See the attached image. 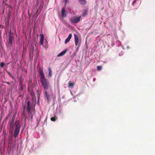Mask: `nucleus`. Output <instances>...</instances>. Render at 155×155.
<instances>
[{
  "instance_id": "f257e3e1",
  "label": "nucleus",
  "mask_w": 155,
  "mask_h": 155,
  "mask_svg": "<svg viewBox=\"0 0 155 155\" xmlns=\"http://www.w3.org/2000/svg\"><path fill=\"white\" fill-rule=\"evenodd\" d=\"M14 118H12L10 121H9V128L11 129L12 131H13L14 129L15 125V128L14 132V136L15 138H16L18 135L20 129L21 125L18 121H16L15 124L14 123Z\"/></svg>"
},
{
  "instance_id": "f03ea898",
  "label": "nucleus",
  "mask_w": 155,
  "mask_h": 155,
  "mask_svg": "<svg viewBox=\"0 0 155 155\" xmlns=\"http://www.w3.org/2000/svg\"><path fill=\"white\" fill-rule=\"evenodd\" d=\"M41 82L43 88L45 90H47L48 88L50 90L51 95L53 96V91L51 87H50L49 83L46 80L45 78H40Z\"/></svg>"
},
{
  "instance_id": "7ed1b4c3",
  "label": "nucleus",
  "mask_w": 155,
  "mask_h": 155,
  "mask_svg": "<svg viewBox=\"0 0 155 155\" xmlns=\"http://www.w3.org/2000/svg\"><path fill=\"white\" fill-rule=\"evenodd\" d=\"M8 40L7 42L8 43L7 46L8 47H11L12 45V42L14 39V37L13 35L12 32L11 31L8 32Z\"/></svg>"
},
{
  "instance_id": "20e7f679",
  "label": "nucleus",
  "mask_w": 155,
  "mask_h": 155,
  "mask_svg": "<svg viewBox=\"0 0 155 155\" xmlns=\"http://www.w3.org/2000/svg\"><path fill=\"white\" fill-rule=\"evenodd\" d=\"M81 16L79 17H74L71 19V21L73 23H76L80 21Z\"/></svg>"
},
{
  "instance_id": "39448f33",
  "label": "nucleus",
  "mask_w": 155,
  "mask_h": 155,
  "mask_svg": "<svg viewBox=\"0 0 155 155\" xmlns=\"http://www.w3.org/2000/svg\"><path fill=\"white\" fill-rule=\"evenodd\" d=\"M38 72L39 74L41 76L40 78H45V76L43 72V69L40 67H39Z\"/></svg>"
},
{
  "instance_id": "423d86ee",
  "label": "nucleus",
  "mask_w": 155,
  "mask_h": 155,
  "mask_svg": "<svg viewBox=\"0 0 155 155\" xmlns=\"http://www.w3.org/2000/svg\"><path fill=\"white\" fill-rule=\"evenodd\" d=\"M44 96L45 98H46L48 102L50 101L51 99L50 96L48 94V93L47 91H45L44 93Z\"/></svg>"
},
{
  "instance_id": "0eeeda50",
  "label": "nucleus",
  "mask_w": 155,
  "mask_h": 155,
  "mask_svg": "<svg viewBox=\"0 0 155 155\" xmlns=\"http://www.w3.org/2000/svg\"><path fill=\"white\" fill-rule=\"evenodd\" d=\"M65 7H63L61 9V13L63 18L65 17L66 16V15L65 13Z\"/></svg>"
},
{
  "instance_id": "6e6552de",
  "label": "nucleus",
  "mask_w": 155,
  "mask_h": 155,
  "mask_svg": "<svg viewBox=\"0 0 155 155\" xmlns=\"http://www.w3.org/2000/svg\"><path fill=\"white\" fill-rule=\"evenodd\" d=\"M72 36V34H70L69 35L68 37L66 39V40H65V44H67L70 41L71 39V38Z\"/></svg>"
},
{
  "instance_id": "1a4fd4ad",
  "label": "nucleus",
  "mask_w": 155,
  "mask_h": 155,
  "mask_svg": "<svg viewBox=\"0 0 155 155\" xmlns=\"http://www.w3.org/2000/svg\"><path fill=\"white\" fill-rule=\"evenodd\" d=\"M27 112H29L30 110H31V105L30 104V102L29 101H28L27 103Z\"/></svg>"
},
{
  "instance_id": "9d476101",
  "label": "nucleus",
  "mask_w": 155,
  "mask_h": 155,
  "mask_svg": "<svg viewBox=\"0 0 155 155\" xmlns=\"http://www.w3.org/2000/svg\"><path fill=\"white\" fill-rule=\"evenodd\" d=\"M68 51V50L67 49L61 52L58 55V56L59 57H61V56L63 55H64L66 53V52Z\"/></svg>"
},
{
  "instance_id": "9b49d317",
  "label": "nucleus",
  "mask_w": 155,
  "mask_h": 155,
  "mask_svg": "<svg viewBox=\"0 0 155 155\" xmlns=\"http://www.w3.org/2000/svg\"><path fill=\"white\" fill-rule=\"evenodd\" d=\"M75 43L76 46H77L78 43V36L76 35H74Z\"/></svg>"
},
{
  "instance_id": "f8f14e48",
  "label": "nucleus",
  "mask_w": 155,
  "mask_h": 155,
  "mask_svg": "<svg viewBox=\"0 0 155 155\" xmlns=\"http://www.w3.org/2000/svg\"><path fill=\"white\" fill-rule=\"evenodd\" d=\"M41 39L40 40V42L41 45H43V42L44 40V35L43 34L40 35Z\"/></svg>"
},
{
  "instance_id": "ddd939ff",
  "label": "nucleus",
  "mask_w": 155,
  "mask_h": 155,
  "mask_svg": "<svg viewBox=\"0 0 155 155\" xmlns=\"http://www.w3.org/2000/svg\"><path fill=\"white\" fill-rule=\"evenodd\" d=\"M78 1L79 3L81 5H84L87 3L86 0H78Z\"/></svg>"
},
{
  "instance_id": "4468645a",
  "label": "nucleus",
  "mask_w": 155,
  "mask_h": 155,
  "mask_svg": "<svg viewBox=\"0 0 155 155\" xmlns=\"http://www.w3.org/2000/svg\"><path fill=\"white\" fill-rule=\"evenodd\" d=\"M19 86H20L19 89L20 91L22 90L23 89V84L22 81L19 82Z\"/></svg>"
},
{
  "instance_id": "2eb2a0df",
  "label": "nucleus",
  "mask_w": 155,
  "mask_h": 155,
  "mask_svg": "<svg viewBox=\"0 0 155 155\" xmlns=\"http://www.w3.org/2000/svg\"><path fill=\"white\" fill-rule=\"evenodd\" d=\"M48 71H49V76L50 77H51L52 76V71L51 70V68L50 67L48 68Z\"/></svg>"
},
{
  "instance_id": "dca6fc26",
  "label": "nucleus",
  "mask_w": 155,
  "mask_h": 155,
  "mask_svg": "<svg viewBox=\"0 0 155 155\" xmlns=\"http://www.w3.org/2000/svg\"><path fill=\"white\" fill-rule=\"evenodd\" d=\"M74 85V83H71V81H69L68 83V87L73 88Z\"/></svg>"
},
{
  "instance_id": "f3484780",
  "label": "nucleus",
  "mask_w": 155,
  "mask_h": 155,
  "mask_svg": "<svg viewBox=\"0 0 155 155\" xmlns=\"http://www.w3.org/2000/svg\"><path fill=\"white\" fill-rule=\"evenodd\" d=\"M97 70L98 71H101V70L102 67L101 66H98L97 67Z\"/></svg>"
},
{
  "instance_id": "a211bd4d",
  "label": "nucleus",
  "mask_w": 155,
  "mask_h": 155,
  "mask_svg": "<svg viewBox=\"0 0 155 155\" xmlns=\"http://www.w3.org/2000/svg\"><path fill=\"white\" fill-rule=\"evenodd\" d=\"M5 65V63L4 62H1L0 63V66L2 68H3Z\"/></svg>"
},
{
  "instance_id": "6ab92c4d",
  "label": "nucleus",
  "mask_w": 155,
  "mask_h": 155,
  "mask_svg": "<svg viewBox=\"0 0 155 155\" xmlns=\"http://www.w3.org/2000/svg\"><path fill=\"white\" fill-rule=\"evenodd\" d=\"M51 120L52 121H54L56 120V119L54 117H52L51 118Z\"/></svg>"
},
{
  "instance_id": "aec40b11",
  "label": "nucleus",
  "mask_w": 155,
  "mask_h": 155,
  "mask_svg": "<svg viewBox=\"0 0 155 155\" xmlns=\"http://www.w3.org/2000/svg\"><path fill=\"white\" fill-rule=\"evenodd\" d=\"M7 71V74H8L10 76V75L11 74V73H10V72H9L7 71Z\"/></svg>"
},
{
  "instance_id": "412c9836",
  "label": "nucleus",
  "mask_w": 155,
  "mask_h": 155,
  "mask_svg": "<svg viewBox=\"0 0 155 155\" xmlns=\"http://www.w3.org/2000/svg\"><path fill=\"white\" fill-rule=\"evenodd\" d=\"M56 97V95H54L53 97V101H54Z\"/></svg>"
},
{
  "instance_id": "4be33fe9",
  "label": "nucleus",
  "mask_w": 155,
  "mask_h": 155,
  "mask_svg": "<svg viewBox=\"0 0 155 155\" xmlns=\"http://www.w3.org/2000/svg\"><path fill=\"white\" fill-rule=\"evenodd\" d=\"M10 77L13 79L14 78V77L13 75H12V74L10 75Z\"/></svg>"
},
{
  "instance_id": "5701e85b",
  "label": "nucleus",
  "mask_w": 155,
  "mask_h": 155,
  "mask_svg": "<svg viewBox=\"0 0 155 155\" xmlns=\"http://www.w3.org/2000/svg\"><path fill=\"white\" fill-rule=\"evenodd\" d=\"M30 112H28V114H29V115H30L31 114V110H30Z\"/></svg>"
},
{
  "instance_id": "b1692460",
  "label": "nucleus",
  "mask_w": 155,
  "mask_h": 155,
  "mask_svg": "<svg viewBox=\"0 0 155 155\" xmlns=\"http://www.w3.org/2000/svg\"><path fill=\"white\" fill-rule=\"evenodd\" d=\"M87 14V13H86V14L85 13H82V15L84 16L85 15H86Z\"/></svg>"
},
{
  "instance_id": "393cba45",
  "label": "nucleus",
  "mask_w": 155,
  "mask_h": 155,
  "mask_svg": "<svg viewBox=\"0 0 155 155\" xmlns=\"http://www.w3.org/2000/svg\"><path fill=\"white\" fill-rule=\"evenodd\" d=\"M31 119H32V118H33V115H32V114H31Z\"/></svg>"
},
{
  "instance_id": "a878e982",
  "label": "nucleus",
  "mask_w": 155,
  "mask_h": 155,
  "mask_svg": "<svg viewBox=\"0 0 155 155\" xmlns=\"http://www.w3.org/2000/svg\"><path fill=\"white\" fill-rule=\"evenodd\" d=\"M79 47H80V45H78V48H77V49H77V50H78V48H79Z\"/></svg>"
},
{
  "instance_id": "bb28decb",
  "label": "nucleus",
  "mask_w": 155,
  "mask_h": 155,
  "mask_svg": "<svg viewBox=\"0 0 155 155\" xmlns=\"http://www.w3.org/2000/svg\"><path fill=\"white\" fill-rule=\"evenodd\" d=\"M134 3H135L134 1V2H133V4Z\"/></svg>"
}]
</instances>
